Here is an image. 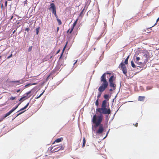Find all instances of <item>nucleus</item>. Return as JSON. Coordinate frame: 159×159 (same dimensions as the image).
<instances>
[{"label": "nucleus", "instance_id": "f257e3e1", "mask_svg": "<svg viewBox=\"0 0 159 159\" xmlns=\"http://www.w3.org/2000/svg\"><path fill=\"white\" fill-rule=\"evenodd\" d=\"M96 111L99 113L100 114L98 116L96 115H94L92 119V122L95 124V127L98 126V129L96 131V133L102 134L104 130L103 125L101 124L103 117L102 114H111V111L109 108L104 107L98 108L96 109Z\"/></svg>", "mask_w": 159, "mask_h": 159}, {"label": "nucleus", "instance_id": "f03ea898", "mask_svg": "<svg viewBox=\"0 0 159 159\" xmlns=\"http://www.w3.org/2000/svg\"><path fill=\"white\" fill-rule=\"evenodd\" d=\"M106 73H104L101 77L100 82L102 83L98 89H105L107 87L108 84L106 78Z\"/></svg>", "mask_w": 159, "mask_h": 159}, {"label": "nucleus", "instance_id": "7ed1b4c3", "mask_svg": "<svg viewBox=\"0 0 159 159\" xmlns=\"http://www.w3.org/2000/svg\"><path fill=\"white\" fill-rule=\"evenodd\" d=\"M116 77L113 75L111 76L109 80V86L111 88L115 89H116Z\"/></svg>", "mask_w": 159, "mask_h": 159}, {"label": "nucleus", "instance_id": "20e7f679", "mask_svg": "<svg viewBox=\"0 0 159 159\" xmlns=\"http://www.w3.org/2000/svg\"><path fill=\"white\" fill-rule=\"evenodd\" d=\"M120 66L121 70L123 71V73L125 75H126L127 70L126 67L124 63L123 62L121 63Z\"/></svg>", "mask_w": 159, "mask_h": 159}, {"label": "nucleus", "instance_id": "39448f33", "mask_svg": "<svg viewBox=\"0 0 159 159\" xmlns=\"http://www.w3.org/2000/svg\"><path fill=\"white\" fill-rule=\"evenodd\" d=\"M31 92V91H30L28 93H27L26 94H25V96L21 98L19 100V101H23L30 98L31 96V95H30Z\"/></svg>", "mask_w": 159, "mask_h": 159}, {"label": "nucleus", "instance_id": "423d86ee", "mask_svg": "<svg viewBox=\"0 0 159 159\" xmlns=\"http://www.w3.org/2000/svg\"><path fill=\"white\" fill-rule=\"evenodd\" d=\"M64 148V147L62 145L56 146L54 147V148L52 151L54 152H57L60 150H63Z\"/></svg>", "mask_w": 159, "mask_h": 159}, {"label": "nucleus", "instance_id": "0eeeda50", "mask_svg": "<svg viewBox=\"0 0 159 159\" xmlns=\"http://www.w3.org/2000/svg\"><path fill=\"white\" fill-rule=\"evenodd\" d=\"M10 83L14 85H16L21 84L20 80L10 81Z\"/></svg>", "mask_w": 159, "mask_h": 159}, {"label": "nucleus", "instance_id": "6e6552de", "mask_svg": "<svg viewBox=\"0 0 159 159\" xmlns=\"http://www.w3.org/2000/svg\"><path fill=\"white\" fill-rule=\"evenodd\" d=\"M144 58H145L144 60L143 59L144 62L145 63L147 62L148 60V55L146 54H145L143 55L142 58L143 59Z\"/></svg>", "mask_w": 159, "mask_h": 159}, {"label": "nucleus", "instance_id": "1a4fd4ad", "mask_svg": "<svg viewBox=\"0 0 159 159\" xmlns=\"http://www.w3.org/2000/svg\"><path fill=\"white\" fill-rule=\"evenodd\" d=\"M50 6V7L49 8V10H52V11L56 9L54 3H51Z\"/></svg>", "mask_w": 159, "mask_h": 159}, {"label": "nucleus", "instance_id": "9d476101", "mask_svg": "<svg viewBox=\"0 0 159 159\" xmlns=\"http://www.w3.org/2000/svg\"><path fill=\"white\" fill-rule=\"evenodd\" d=\"M107 100H104L102 101L101 107V108H103L104 107H107Z\"/></svg>", "mask_w": 159, "mask_h": 159}, {"label": "nucleus", "instance_id": "9b49d317", "mask_svg": "<svg viewBox=\"0 0 159 159\" xmlns=\"http://www.w3.org/2000/svg\"><path fill=\"white\" fill-rule=\"evenodd\" d=\"M140 60V58L139 57H137L135 61V62L139 65L142 63V62H139V61Z\"/></svg>", "mask_w": 159, "mask_h": 159}, {"label": "nucleus", "instance_id": "f8f14e48", "mask_svg": "<svg viewBox=\"0 0 159 159\" xmlns=\"http://www.w3.org/2000/svg\"><path fill=\"white\" fill-rule=\"evenodd\" d=\"M145 98V96H139L138 98V100L140 101H143Z\"/></svg>", "mask_w": 159, "mask_h": 159}, {"label": "nucleus", "instance_id": "ddd939ff", "mask_svg": "<svg viewBox=\"0 0 159 159\" xmlns=\"http://www.w3.org/2000/svg\"><path fill=\"white\" fill-rule=\"evenodd\" d=\"M29 102H28L24 107L21 108L19 111H18L17 112L23 110L25 109H26L27 107H28V106L29 105Z\"/></svg>", "mask_w": 159, "mask_h": 159}, {"label": "nucleus", "instance_id": "4468645a", "mask_svg": "<svg viewBox=\"0 0 159 159\" xmlns=\"http://www.w3.org/2000/svg\"><path fill=\"white\" fill-rule=\"evenodd\" d=\"M63 140V139L62 138H58L56 139L54 142H56L57 143H59L61 142Z\"/></svg>", "mask_w": 159, "mask_h": 159}, {"label": "nucleus", "instance_id": "2eb2a0df", "mask_svg": "<svg viewBox=\"0 0 159 159\" xmlns=\"http://www.w3.org/2000/svg\"><path fill=\"white\" fill-rule=\"evenodd\" d=\"M104 90H99V92L98 93V96H97L98 99H99V98H100L101 95L102 94V92L104 91Z\"/></svg>", "mask_w": 159, "mask_h": 159}, {"label": "nucleus", "instance_id": "dca6fc26", "mask_svg": "<svg viewBox=\"0 0 159 159\" xmlns=\"http://www.w3.org/2000/svg\"><path fill=\"white\" fill-rule=\"evenodd\" d=\"M78 20H79V19L78 18H77L76 19V20L74 23L73 24V26H72L74 28L75 27V25L77 24V21H78Z\"/></svg>", "mask_w": 159, "mask_h": 159}, {"label": "nucleus", "instance_id": "f3484780", "mask_svg": "<svg viewBox=\"0 0 159 159\" xmlns=\"http://www.w3.org/2000/svg\"><path fill=\"white\" fill-rule=\"evenodd\" d=\"M129 55L127 58L125 59V61L124 62V63H125V64H127L128 63V59L129 58Z\"/></svg>", "mask_w": 159, "mask_h": 159}, {"label": "nucleus", "instance_id": "a211bd4d", "mask_svg": "<svg viewBox=\"0 0 159 159\" xmlns=\"http://www.w3.org/2000/svg\"><path fill=\"white\" fill-rule=\"evenodd\" d=\"M85 143H86V140L85 139V138L84 137L83 139V145H82V147L83 148H84L85 146Z\"/></svg>", "mask_w": 159, "mask_h": 159}, {"label": "nucleus", "instance_id": "6ab92c4d", "mask_svg": "<svg viewBox=\"0 0 159 159\" xmlns=\"http://www.w3.org/2000/svg\"><path fill=\"white\" fill-rule=\"evenodd\" d=\"M58 22V24L59 25H60L61 24L62 22L60 19H59L58 18L56 19Z\"/></svg>", "mask_w": 159, "mask_h": 159}, {"label": "nucleus", "instance_id": "aec40b11", "mask_svg": "<svg viewBox=\"0 0 159 159\" xmlns=\"http://www.w3.org/2000/svg\"><path fill=\"white\" fill-rule=\"evenodd\" d=\"M131 66L133 67V68L136 67V66L134 63V62L133 61H131Z\"/></svg>", "mask_w": 159, "mask_h": 159}, {"label": "nucleus", "instance_id": "412c9836", "mask_svg": "<svg viewBox=\"0 0 159 159\" xmlns=\"http://www.w3.org/2000/svg\"><path fill=\"white\" fill-rule=\"evenodd\" d=\"M37 84V83H33V84H27L26 85H25V87H28L30 86V85H36V84Z\"/></svg>", "mask_w": 159, "mask_h": 159}, {"label": "nucleus", "instance_id": "4be33fe9", "mask_svg": "<svg viewBox=\"0 0 159 159\" xmlns=\"http://www.w3.org/2000/svg\"><path fill=\"white\" fill-rule=\"evenodd\" d=\"M39 28L40 27H38L36 29V34L37 35L38 34Z\"/></svg>", "mask_w": 159, "mask_h": 159}, {"label": "nucleus", "instance_id": "5701e85b", "mask_svg": "<svg viewBox=\"0 0 159 159\" xmlns=\"http://www.w3.org/2000/svg\"><path fill=\"white\" fill-rule=\"evenodd\" d=\"M10 115V114H9L8 112H7L5 115V116L2 118L3 120L5 118L7 117V116H9Z\"/></svg>", "mask_w": 159, "mask_h": 159}, {"label": "nucleus", "instance_id": "b1692460", "mask_svg": "<svg viewBox=\"0 0 159 159\" xmlns=\"http://www.w3.org/2000/svg\"><path fill=\"white\" fill-rule=\"evenodd\" d=\"M67 42H66V45L64 47L63 49V50L62 51V54H63L64 52V51L66 49V45L67 44Z\"/></svg>", "mask_w": 159, "mask_h": 159}, {"label": "nucleus", "instance_id": "393cba45", "mask_svg": "<svg viewBox=\"0 0 159 159\" xmlns=\"http://www.w3.org/2000/svg\"><path fill=\"white\" fill-rule=\"evenodd\" d=\"M109 95L108 94H105L104 96V98L106 99H107L109 98Z\"/></svg>", "mask_w": 159, "mask_h": 159}, {"label": "nucleus", "instance_id": "a878e982", "mask_svg": "<svg viewBox=\"0 0 159 159\" xmlns=\"http://www.w3.org/2000/svg\"><path fill=\"white\" fill-rule=\"evenodd\" d=\"M84 8L83 9V10L81 11V12H80V16H83V14L84 12Z\"/></svg>", "mask_w": 159, "mask_h": 159}, {"label": "nucleus", "instance_id": "bb28decb", "mask_svg": "<svg viewBox=\"0 0 159 159\" xmlns=\"http://www.w3.org/2000/svg\"><path fill=\"white\" fill-rule=\"evenodd\" d=\"M44 90L43 92H42L38 96H37L36 98L38 99V98H40L41 96V95L43 94V93H44Z\"/></svg>", "mask_w": 159, "mask_h": 159}, {"label": "nucleus", "instance_id": "cd10ccee", "mask_svg": "<svg viewBox=\"0 0 159 159\" xmlns=\"http://www.w3.org/2000/svg\"><path fill=\"white\" fill-rule=\"evenodd\" d=\"M98 99H97L96 100V102H95V105L97 106H98L99 104V102H98Z\"/></svg>", "mask_w": 159, "mask_h": 159}, {"label": "nucleus", "instance_id": "c85d7f7f", "mask_svg": "<svg viewBox=\"0 0 159 159\" xmlns=\"http://www.w3.org/2000/svg\"><path fill=\"white\" fill-rule=\"evenodd\" d=\"M14 111V109H12L10 111L8 112L9 114L10 115Z\"/></svg>", "mask_w": 159, "mask_h": 159}, {"label": "nucleus", "instance_id": "c756f323", "mask_svg": "<svg viewBox=\"0 0 159 159\" xmlns=\"http://www.w3.org/2000/svg\"><path fill=\"white\" fill-rule=\"evenodd\" d=\"M74 28L72 27L70 29V31H69L70 34H71L72 32L74 29Z\"/></svg>", "mask_w": 159, "mask_h": 159}, {"label": "nucleus", "instance_id": "7c9ffc66", "mask_svg": "<svg viewBox=\"0 0 159 159\" xmlns=\"http://www.w3.org/2000/svg\"><path fill=\"white\" fill-rule=\"evenodd\" d=\"M159 20V17L157 19V21H156V23L154 25L152 26V27H151L150 28H151L152 27H153L154 26H155L157 24V23L158 21Z\"/></svg>", "mask_w": 159, "mask_h": 159}, {"label": "nucleus", "instance_id": "2f4dec72", "mask_svg": "<svg viewBox=\"0 0 159 159\" xmlns=\"http://www.w3.org/2000/svg\"><path fill=\"white\" fill-rule=\"evenodd\" d=\"M19 105V104H17L15 107H13L12 109H14V110L15 111L16 109H17V108Z\"/></svg>", "mask_w": 159, "mask_h": 159}, {"label": "nucleus", "instance_id": "473e14b6", "mask_svg": "<svg viewBox=\"0 0 159 159\" xmlns=\"http://www.w3.org/2000/svg\"><path fill=\"white\" fill-rule=\"evenodd\" d=\"M16 97H11L9 99L10 100H13L15 99Z\"/></svg>", "mask_w": 159, "mask_h": 159}, {"label": "nucleus", "instance_id": "72a5a7b5", "mask_svg": "<svg viewBox=\"0 0 159 159\" xmlns=\"http://www.w3.org/2000/svg\"><path fill=\"white\" fill-rule=\"evenodd\" d=\"M32 49V46L30 47L28 49V52H30Z\"/></svg>", "mask_w": 159, "mask_h": 159}, {"label": "nucleus", "instance_id": "f704fd0d", "mask_svg": "<svg viewBox=\"0 0 159 159\" xmlns=\"http://www.w3.org/2000/svg\"><path fill=\"white\" fill-rule=\"evenodd\" d=\"M25 111H22V112H20V113H19V114H18L16 116V117H17V116H18L19 115H20V114H22V113H23V112H24Z\"/></svg>", "mask_w": 159, "mask_h": 159}, {"label": "nucleus", "instance_id": "c9c22d12", "mask_svg": "<svg viewBox=\"0 0 159 159\" xmlns=\"http://www.w3.org/2000/svg\"><path fill=\"white\" fill-rule=\"evenodd\" d=\"M52 13H53V14H55V13H56V9L54 10H53V11H52Z\"/></svg>", "mask_w": 159, "mask_h": 159}, {"label": "nucleus", "instance_id": "e433bc0d", "mask_svg": "<svg viewBox=\"0 0 159 159\" xmlns=\"http://www.w3.org/2000/svg\"><path fill=\"white\" fill-rule=\"evenodd\" d=\"M7 1H6L5 2V6L6 8L7 7Z\"/></svg>", "mask_w": 159, "mask_h": 159}, {"label": "nucleus", "instance_id": "4c0bfd02", "mask_svg": "<svg viewBox=\"0 0 159 159\" xmlns=\"http://www.w3.org/2000/svg\"><path fill=\"white\" fill-rule=\"evenodd\" d=\"M12 56V54H11L8 57H7V59H9L10 58V57H11Z\"/></svg>", "mask_w": 159, "mask_h": 159}, {"label": "nucleus", "instance_id": "58836bf2", "mask_svg": "<svg viewBox=\"0 0 159 159\" xmlns=\"http://www.w3.org/2000/svg\"><path fill=\"white\" fill-rule=\"evenodd\" d=\"M54 15L55 17H56V19L58 18V16H57V15L56 13H55V14Z\"/></svg>", "mask_w": 159, "mask_h": 159}, {"label": "nucleus", "instance_id": "ea45409f", "mask_svg": "<svg viewBox=\"0 0 159 159\" xmlns=\"http://www.w3.org/2000/svg\"><path fill=\"white\" fill-rule=\"evenodd\" d=\"M109 130H110V129H109V130H108V132H107V134H106V136L104 137V138H106V137H107V134H108V133H109Z\"/></svg>", "mask_w": 159, "mask_h": 159}, {"label": "nucleus", "instance_id": "a19ab883", "mask_svg": "<svg viewBox=\"0 0 159 159\" xmlns=\"http://www.w3.org/2000/svg\"><path fill=\"white\" fill-rule=\"evenodd\" d=\"M30 29L29 28H26L25 29V30L26 31H29V30Z\"/></svg>", "mask_w": 159, "mask_h": 159}, {"label": "nucleus", "instance_id": "79ce46f5", "mask_svg": "<svg viewBox=\"0 0 159 159\" xmlns=\"http://www.w3.org/2000/svg\"><path fill=\"white\" fill-rule=\"evenodd\" d=\"M62 55H63L62 53H61V56L59 58V60H60L61 58L62 57Z\"/></svg>", "mask_w": 159, "mask_h": 159}, {"label": "nucleus", "instance_id": "37998d69", "mask_svg": "<svg viewBox=\"0 0 159 159\" xmlns=\"http://www.w3.org/2000/svg\"><path fill=\"white\" fill-rule=\"evenodd\" d=\"M138 123H136L135 124H134V125H135L136 127H137L138 126Z\"/></svg>", "mask_w": 159, "mask_h": 159}, {"label": "nucleus", "instance_id": "c03bdc74", "mask_svg": "<svg viewBox=\"0 0 159 159\" xmlns=\"http://www.w3.org/2000/svg\"><path fill=\"white\" fill-rule=\"evenodd\" d=\"M60 49L58 50V51L57 52L56 54H58L60 52Z\"/></svg>", "mask_w": 159, "mask_h": 159}, {"label": "nucleus", "instance_id": "a18cd8bd", "mask_svg": "<svg viewBox=\"0 0 159 159\" xmlns=\"http://www.w3.org/2000/svg\"><path fill=\"white\" fill-rule=\"evenodd\" d=\"M70 29H69L67 31L66 33H69V31H70Z\"/></svg>", "mask_w": 159, "mask_h": 159}, {"label": "nucleus", "instance_id": "49530a36", "mask_svg": "<svg viewBox=\"0 0 159 159\" xmlns=\"http://www.w3.org/2000/svg\"><path fill=\"white\" fill-rule=\"evenodd\" d=\"M50 76V75H49L47 78V80H48L49 79V77Z\"/></svg>", "mask_w": 159, "mask_h": 159}, {"label": "nucleus", "instance_id": "de8ad7c7", "mask_svg": "<svg viewBox=\"0 0 159 159\" xmlns=\"http://www.w3.org/2000/svg\"><path fill=\"white\" fill-rule=\"evenodd\" d=\"M59 30V27H57V32H58V31Z\"/></svg>", "mask_w": 159, "mask_h": 159}, {"label": "nucleus", "instance_id": "09e8293b", "mask_svg": "<svg viewBox=\"0 0 159 159\" xmlns=\"http://www.w3.org/2000/svg\"><path fill=\"white\" fill-rule=\"evenodd\" d=\"M77 62V60H76V61H75V62L74 63V65H75V64H76V63Z\"/></svg>", "mask_w": 159, "mask_h": 159}, {"label": "nucleus", "instance_id": "8fccbe9b", "mask_svg": "<svg viewBox=\"0 0 159 159\" xmlns=\"http://www.w3.org/2000/svg\"><path fill=\"white\" fill-rule=\"evenodd\" d=\"M20 90H17L16 92L18 93V92H20Z\"/></svg>", "mask_w": 159, "mask_h": 159}, {"label": "nucleus", "instance_id": "3c124183", "mask_svg": "<svg viewBox=\"0 0 159 159\" xmlns=\"http://www.w3.org/2000/svg\"><path fill=\"white\" fill-rule=\"evenodd\" d=\"M3 6V4H2L1 5V7H2V8Z\"/></svg>", "mask_w": 159, "mask_h": 159}, {"label": "nucleus", "instance_id": "603ef678", "mask_svg": "<svg viewBox=\"0 0 159 159\" xmlns=\"http://www.w3.org/2000/svg\"><path fill=\"white\" fill-rule=\"evenodd\" d=\"M3 120V119L2 118V120H0V122L2 121Z\"/></svg>", "mask_w": 159, "mask_h": 159}, {"label": "nucleus", "instance_id": "864d4df0", "mask_svg": "<svg viewBox=\"0 0 159 159\" xmlns=\"http://www.w3.org/2000/svg\"><path fill=\"white\" fill-rule=\"evenodd\" d=\"M13 18V16H12L11 18V20Z\"/></svg>", "mask_w": 159, "mask_h": 159}, {"label": "nucleus", "instance_id": "5fc2aeb1", "mask_svg": "<svg viewBox=\"0 0 159 159\" xmlns=\"http://www.w3.org/2000/svg\"><path fill=\"white\" fill-rule=\"evenodd\" d=\"M52 57V55L51 57H50V58H51Z\"/></svg>", "mask_w": 159, "mask_h": 159}, {"label": "nucleus", "instance_id": "6e6d98bb", "mask_svg": "<svg viewBox=\"0 0 159 159\" xmlns=\"http://www.w3.org/2000/svg\"><path fill=\"white\" fill-rule=\"evenodd\" d=\"M15 31H14L13 32V33H14L15 32Z\"/></svg>", "mask_w": 159, "mask_h": 159}, {"label": "nucleus", "instance_id": "4d7b16f0", "mask_svg": "<svg viewBox=\"0 0 159 159\" xmlns=\"http://www.w3.org/2000/svg\"><path fill=\"white\" fill-rule=\"evenodd\" d=\"M107 74H109V73H107Z\"/></svg>", "mask_w": 159, "mask_h": 159}]
</instances>
